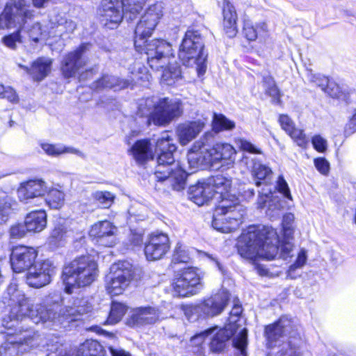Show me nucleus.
I'll list each match as a JSON object with an SVG mask.
<instances>
[{"label": "nucleus", "mask_w": 356, "mask_h": 356, "mask_svg": "<svg viewBox=\"0 0 356 356\" xmlns=\"http://www.w3.org/2000/svg\"><path fill=\"white\" fill-rule=\"evenodd\" d=\"M56 267L50 260L37 262L27 270L26 282L31 287H42L51 282Z\"/></svg>", "instance_id": "obj_15"}, {"label": "nucleus", "mask_w": 356, "mask_h": 356, "mask_svg": "<svg viewBox=\"0 0 356 356\" xmlns=\"http://www.w3.org/2000/svg\"><path fill=\"white\" fill-rule=\"evenodd\" d=\"M204 273L196 267H188L177 272L172 282L175 295L186 297L196 295L204 286Z\"/></svg>", "instance_id": "obj_12"}, {"label": "nucleus", "mask_w": 356, "mask_h": 356, "mask_svg": "<svg viewBox=\"0 0 356 356\" xmlns=\"http://www.w3.org/2000/svg\"><path fill=\"white\" fill-rule=\"evenodd\" d=\"M207 182L213 188V195H222L232 191V180L222 175L211 177Z\"/></svg>", "instance_id": "obj_36"}, {"label": "nucleus", "mask_w": 356, "mask_h": 356, "mask_svg": "<svg viewBox=\"0 0 356 356\" xmlns=\"http://www.w3.org/2000/svg\"><path fill=\"white\" fill-rule=\"evenodd\" d=\"M51 0H32L33 4L37 8H42L44 5Z\"/></svg>", "instance_id": "obj_62"}, {"label": "nucleus", "mask_w": 356, "mask_h": 356, "mask_svg": "<svg viewBox=\"0 0 356 356\" xmlns=\"http://www.w3.org/2000/svg\"><path fill=\"white\" fill-rule=\"evenodd\" d=\"M117 228L108 220L99 221L94 224L90 231V237L96 238L97 242L106 247L115 245Z\"/></svg>", "instance_id": "obj_22"}, {"label": "nucleus", "mask_w": 356, "mask_h": 356, "mask_svg": "<svg viewBox=\"0 0 356 356\" xmlns=\"http://www.w3.org/2000/svg\"><path fill=\"white\" fill-rule=\"evenodd\" d=\"M204 40L198 31L188 30L179 47V58L186 66L196 65L199 76L203 75L207 69V54L204 51Z\"/></svg>", "instance_id": "obj_11"}, {"label": "nucleus", "mask_w": 356, "mask_h": 356, "mask_svg": "<svg viewBox=\"0 0 356 356\" xmlns=\"http://www.w3.org/2000/svg\"><path fill=\"white\" fill-rule=\"evenodd\" d=\"M346 129L348 134H353L356 131V112L350 119L348 123L346 124Z\"/></svg>", "instance_id": "obj_59"}, {"label": "nucleus", "mask_w": 356, "mask_h": 356, "mask_svg": "<svg viewBox=\"0 0 356 356\" xmlns=\"http://www.w3.org/2000/svg\"><path fill=\"white\" fill-rule=\"evenodd\" d=\"M264 336L269 349L267 356H302L300 334L291 318L282 316L266 325Z\"/></svg>", "instance_id": "obj_4"}, {"label": "nucleus", "mask_w": 356, "mask_h": 356, "mask_svg": "<svg viewBox=\"0 0 356 356\" xmlns=\"http://www.w3.org/2000/svg\"><path fill=\"white\" fill-rule=\"evenodd\" d=\"M23 29V26L19 31L3 38V44L8 48L15 49L17 43L22 42L19 31Z\"/></svg>", "instance_id": "obj_51"}, {"label": "nucleus", "mask_w": 356, "mask_h": 356, "mask_svg": "<svg viewBox=\"0 0 356 356\" xmlns=\"http://www.w3.org/2000/svg\"><path fill=\"white\" fill-rule=\"evenodd\" d=\"M300 147H305L308 143V139L302 129L296 127L287 134Z\"/></svg>", "instance_id": "obj_50"}, {"label": "nucleus", "mask_w": 356, "mask_h": 356, "mask_svg": "<svg viewBox=\"0 0 356 356\" xmlns=\"http://www.w3.org/2000/svg\"><path fill=\"white\" fill-rule=\"evenodd\" d=\"M16 205L15 199L0 187V220L6 222Z\"/></svg>", "instance_id": "obj_35"}, {"label": "nucleus", "mask_w": 356, "mask_h": 356, "mask_svg": "<svg viewBox=\"0 0 356 356\" xmlns=\"http://www.w3.org/2000/svg\"><path fill=\"white\" fill-rule=\"evenodd\" d=\"M191 200L201 206L213 197V188L208 184L207 180L199 181L190 188Z\"/></svg>", "instance_id": "obj_29"}, {"label": "nucleus", "mask_w": 356, "mask_h": 356, "mask_svg": "<svg viewBox=\"0 0 356 356\" xmlns=\"http://www.w3.org/2000/svg\"><path fill=\"white\" fill-rule=\"evenodd\" d=\"M147 0H102L98 9L101 24L110 29L117 28L123 17L133 20L143 9Z\"/></svg>", "instance_id": "obj_9"}, {"label": "nucleus", "mask_w": 356, "mask_h": 356, "mask_svg": "<svg viewBox=\"0 0 356 356\" xmlns=\"http://www.w3.org/2000/svg\"><path fill=\"white\" fill-rule=\"evenodd\" d=\"M72 232L69 229L68 223L65 220L60 219L56 222L54 227L51 232L48 238L49 244L52 248L61 246L71 237Z\"/></svg>", "instance_id": "obj_27"}, {"label": "nucleus", "mask_w": 356, "mask_h": 356, "mask_svg": "<svg viewBox=\"0 0 356 356\" xmlns=\"http://www.w3.org/2000/svg\"><path fill=\"white\" fill-rule=\"evenodd\" d=\"M98 265L90 256H81L67 264L63 270L65 291L71 294L76 289L90 286L97 278Z\"/></svg>", "instance_id": "obj_8"}, {"label": "nucleus", "mask_w": 356, "mask_h": 356, "mask_svg": "<svg viewBox=\"0 0 356 356\" xmlns=\"http://www.w3.org/2000/svg\"><path fill=\"white\" fill-rule=\"evenodd\" d=\"M92 197L103 208H109L115 199V195L109 191H97L92 193Z\"/></svg>", "instance_id": "obj_46"}, {"label": "nucleus", "mask_w": 356, "mask_h": 356, "mask_svg": "<svg viewBox=\"0 0 356 356\" xmlns=\"http://www.w3.org/2000/svg\"><path fill=\"white\" fill-rule=\"evenodd\" d=\"M309 79L311 82L315 83L331 97H338L339 90L338 86L334 82L330 81L327 77L311 73L309 75Z\"/></svg>", "instance_id": "obj_34"}, {"label": "nucleus", "mask_w": 356, "mask_h": 356, "mask_svg": "<svg viewBox=\"0 0 356 356\" xmlns=\"http://www.w3.org/2000/svg\"><path fill=\"white\" fill-rule=\"evenodd\" d=\"M183 113L181 100L169 97H152L140 99L138 115L147 118L148 124L165 126Z\"/></svg>", "instance_id": "obj_7"}, {"label": "nucleus", "mask_w": 356, "mask_h": 356, "mask_svg": "<svg viewBox=\"0 0 356 356\" xmlns=\"http://www.w3.org/2000/svg\"><path fill=\"white\" fill-rule=\"evenodd\" d=\"M279 123L282 127V129L288 134L296 126L293 121L291 119V118L285 114H281L279 116L278 119Z\"/></svg>", "instance_id": "obj_53"}, {"label": "nucleus", "mask_w": 356, "mask_h": 356, "mask_svg": "<svg viewBox=\"0 0 356 356\" xmlns=\"http://www.w3.org/2000/svg\"><path fill=\"white\" fill-rule=\"evenodd\" d=\"M51 65L52 59L41 57L33 63L31 68L21 65L19 67L26 70L34 80L41 81L51 72Z\"/></svg>", "instance_id": "obj_28"}, {"label": "nucleus", "mask_w": 356, "mask_h": 356, "mask_svg": "<svg viewBox=\"0 0 356 356\" xmlns=\"http://www.w3.org/2000/svg\"><path fill=\"white\" fill-rule=\"evenodd\" d=\"M312 143L314 148L318 152H324L327 149V140L320 135L313 136Z\"/></svg>", "instance_id": "obj_55"}, {"label": "nucleus", "mask_w": 356, "mask_h": 356, "mask_svg": "<svg viewBox=\"0 0 356 356\" xmlns=\"http://www.w3.org/2000/svg\"><path fill=\"white\" fill-rule=\"evenodd\" d=\"M32 16L25 0H18L14 3H7L0 15V29L19 28L24 26Z\"/></svg>", "instance_id": "obj_13"}, {"label": "nucleus", "mask_w": 356, "mask_h": 356, "mask_svg": "<svg viewBox=\"0 0 356 356\" xmlns=\"http://www.w3.org/2000/svg\"><path fill=\"white\" fill-rule=\"evenodd\" d=\"M236 335V330H233V325H225L223 329L218 331L210 343L212 352L219 353L224 350L226 342L233 336Z\"/></svg>", "instance_id": "obj_33"}, {"label": "nucleus", "mask_w": 356, "mask_h": 356, "mask_svg": "<svg viewBox=\"0 0 356 356\" xmlns=\"http://www.w3.org/2000/svg\"><path fill=\"white\" fill-rule=\"evenodd\" d=\"M76 29V24L72 19H61L55 28H52L53 36L62 37L70 34Z\"/></svg>", "instance_id": "obj_41"}, {"label": "nucleus", "mask_w": 356, "mask_h": 356, "mask_svg": "<svg viewBox=\"0 0 356 356\" xmlns=\"http://www.w3.org/2000/svg\"><path fill=\"white\" fill-rule=\"evenodd\" d=\"M29 38L35 42L40 40H46L49 37H53L52 29L47 32L42 29V26L39 23L34 24L31 29L28 31Z\"/></svg>", "instance_id": "obj_44"}, {"label": "nucleus", "mask_w": 356, "mask_h": 356, "mask_svg": "<svg viewBox=\"0 0 356 356\" xmlns=\"http://www.w3.org/2000/svg\"><path fill=\"white\" fill-rule=\"evenodd\" d=\"M213 130L216 132L230 131L235 128V122L222 114L213 113L212 120Z\"/></svg>", "instance_id": "obj_40"}, {"label": "nucleus", "mask_w": 356, "mask_h": 356, "mask_svg": "<svg viewBox=\"0 0 356 356\" xmlns=\"http://www.w3.org/2000/svg\"><path fill=\"white\" fill-rule=\"evenodd\" d=\"M111 273L106 277V289L111 296H118L129 286L131 277V266L128 262H120L113 264Z\"/></svg>", "instance_id": "obj_14"}, {"label": "nucleus", "mask_w": 356, "mask_h": 356, "mask_svg": "<svg viewBox=\"0 0 356 356\" xmlns=\"http://www.w3.org/2000/svg\"><path fill=\"white\" fill-rule=\"evenodd\" d=\"M242 313V307L238 304H235L230 312V316L229 318V323L227 325H233V330H236V336L233 339L234 346L240 350L243 356H246V346L248 344V330L246 328L239 329L235 323L237 322V318Z\"/></svg>", "instance_id": "obj_24"}, {"label": "nucleus", "mask_w": 356, "mask_h": 356, "mask_svg": "<svg viewBox=\"0 0 356 356\" xmlns=\"http://www.w3.org/2000/svg\"><path fill=\"white\" fill-rule=\"evenodd\" d=\"M7 86L0 84V98L3 95L4 91H6Z\"/></svg>", "instance_id": "obj_64"}, {"label": "nucleus", "mask_w": 356, "mask_h": 356, "mask_svg": "<svg viewBox=\"0 0 356 356\" xmlns=\"http://www.w3.org/2000/svg\"><path fill=\"white\" fill-rule=\"evenodd\" d=\"M2 99H6L12 103H17L19 101L18 95L15 90L10 86H7L6 91H4Z\"/></svg>", "instance_id": "obj_58"}, {"label": "nucleus", "mask_w": 356, "mask_h": 356, "mask_svg": "<svg viewBox=\"0 0 356 356\" xmlns=\"http://www.w3.org/2000/svg\"><path fill=\"white\" fill-rule=\"evenodd\" d=\"M161 313L155 307H140L133 309L127 320L131 327H140L152 325L157 322Z\"/></svg>", "instance_id": "obj_21"}, {"label": "nucleus", "mask_w": 356, "mask_h": 356, "mask_svg": "<svg viewBox=\"0 0 356 356\" xmlns=\"http://www.w3.org/2000/svg\"><path fill=\"white\" fill-rule=\"evenodd\" d=\"M263 87L265 89V92L270 97H271L277 102H280V92L278 89L274 79L267 75L264 76L263 79Z\"/></svg>", "instance_id": "obj_42"}, {"label": "nucleus", "mask_w": 356, "mask_h": 356, "mask_svg": "<svg viewBox=\"0 0 356 356\" xmlns=\"http://www.w3.org/2000/svg\"><path fill=\"white\" fill-rule=\"evenodd\" d=\"M130 152L134 159L138 163H143L152 159L154 157L150 143L147 140L136 141L131 147Z\"/></svg>", "instance_id": "obj_32"}, {"label": "nucleus", "mask_w": 356, "mask_h": 356, "mask_svg": "<svg viewBox=\"0 0 356 356\" xmlns=\"http://www.w3.org/2000/svg\"><path fill=\"white\" fill-rule=\"evenodd\" d=\"M176 149L177 146L169 133H163L156 145L158 156L154 175L157 181H168L174 190L181 191L185 187L188 173L179 162H175L173 154Z\"/></svg>", "instance_id": "obj_5"}, {"label": "nucleus", "mask_w": 356, "mask_h": 356, "mask_svg": "<svg viewBox=\"0 0 356 356\" xmlns=\"http://www.w3.org/2000/svg\"><path fill=\"white\" fill-rule=\"evenodd\" d=\"M91 47L90 43H83L77 49L65 56L62 61L61 71L65 78L74 76L79 70L86 64L85 57Z\"/></svg>", "instance_id": "obj_16"}, {"label": "nucleus", "mask_w": 356, "mask_h": 356, "mask_svg": "<svg viewBox=\"0 0 356 356\" xmlns=\"http://www.w3.org/2000/svg\"><path fill=\"white\" fill-rule=\"evenodd\" d=\"M276 188L278 192L282 193L285 197L289 200H292L288 184L284 179V177L282 175L279 176L277 180Z\"/></svg>", "instance_id": "obj_52"}, {"label": "nucleus", "mask_w": 356, "mask_h": 356, "mask_svg": "<svg viewBox=\"0 0 356 356\" xmlns=\"http://www.w3.org/2000/svg\"><path fill=\"white\" fill-rule=\"evenodd\" d=\"M170 248V239L167 234L152 233L145 242L144 252L147 260L155 261L162 259Z\"/></svg>", "instance_id": "obj_18"}, {"label": "nucleus", "mask_w": 356, "mask_h": 356, "mask_svg": "<svg viewBox=\"0 0 356 356\" xmlns=\"http://www.w3.org/2000/svg\"><path fill=\"white\" fill-rule=\"evenodd\" d=\"M47 196L45 199L47 204L54 209H60L65 203V194L64 193L57 188H48Z\"/></svg>", "instance_id": "obj_39"}, {"label": "nucleus", "mask_w": 356, "mask_h": 356, "mask_svg": "<svg viewBox=\"0 0 356 356\" xmlns=\"http://www.w3.org/2000/svg\"><path fill=\"white\" fill-rule=\"evenodd\" d=\"M27 232L24 224H15L10 227V236L15 238H20L25 236Z\"/></svg>", "instance_id": "obj_56"}, {"label": "nucleus", "mask_w": 356, "mask_h": 356, "mask_svg": "<svg viewBox=\"0 0 356 356\" xmlns=\"http://www.w3.org/2000/svg\"><path fill=\"white\" fill-rule=\"evenodd\" d=\"M24 220L27 232H40L47 226V213L43 210L33 211L26 216Z\"/></svg>", "instance_id": "obj_31"}, {"label": "nucleus", "mask_w": 356, "mask_h": 356, "mask_svg": "<svg viewBox=\"0 0 356 356\" xmlns=\"http://www.w3.org/2000/svg\"><path fill=\"white\" fill-rule=\"evenodd\" d=\"M110 351L112 356H131L129 353H127L122 349H115L111 347Z\"/></svg>", "instance_id": "obj_61"}, {"label": "nucleus", "mask_w": 356, "mask_h": 356, "mask_svg": "<svg viewBox=\"0 0 356 356\" xmlns=\"http://www.w3.org/2000/svg\"><path fill=\"white\" fill-rule=\"evenodd\" d=\"M229 300V293L225 289H221L217 293L205 299L199 305L200 311L208 316L220 314L226 307Z\"/></svg>", "instance_id": "obj_23"}, {"label": "nucleus", "mask_w": 356, "mask_h": 356, "mask_svg": "<svg viewBox=\"0 0 356 356\" xmlns=\"http://www.w3.org/2000/svg\"><path fill=\"white\" fill-rule=\"evenodd\" d=\"M47 191L48 186L43 179H34L20 183L17 195L21 202L29 204L35 198L44 196Z\"/></svg>", "instance_id": "obj_20"}, {"label": "nucleus", "mask_w": 356, "mask_h": 356, "mask_svg": "<svg viewBox=\"0 0 356 356\" xmlns=\"http://www.w3.org/2000/svg\"><path fill=\"white\" fill-rule=\"evenodd\" d=\"M38 252L31 247L19 245L15 247L10 255L11 266L15 273H22L30 268L35 263Z\"/></svg>", "instance_id": "obj_19"}, {"label": "nucleus", "mask_w": 356, "mask_h": 356, "mask_svg": "<svg viewBox=\"0 0 356 356\" xmlns=\"http://www.w3.org/2000/svg\"><path fill=\"white\" fill-rule=\"evenodd\" d=\"M127 311V307L120 302H113L111 312L107 320L108 324H115L119 322Z\"/></svg>", "instance_id": "obj_43"}, {"label": "nucleus", "mask_w": 356, "mask_h": 356, "mask_svg": "<svg viewBox=\"0 0 356 356\" xmlns=\"http://www.w3.org/2000/svg\"><path fill=\"white\" fill-rule=\"evenodd\" d=\"M137 69V73L131 72L134 76L131 80L120 79L111 75H104L95 83L94 87L96 89L112 88L114 90H120L129 87L132 82L149 81L150 75L146 72V69L142 68L140 66H138Z\"/></svg>", "instance_id": "obj_17"}, {"label": "nucleus", "mask_w": 356, "mask_h": 356, "mask_svg": "<svg viewBox=\"0 0 356 356\" xmlns=\"http://www.w3.org/2000/svg\"><path fill=\"white\" fill-rule=\"evenodd\" d=\"M211 136L206 134L197 140L188 152L189 166L197 168L204 166L230 168L235 162L236 151L229 143H217L212 147L207 143V138Z\"/></svg>", "instance_id": "obj_6"}, {"label": "nucleus", "mask_w": 356, "mask_h": 356, "mask_svg": "<svg viewBox=\"0 0 356 356\" xmlns=\"http://www.w3.org/2000/svg\"><path fill=\"white\" fill-rule=\"evenodd\" d=\"M316 170L322 175H327L330 171V163L323 157L315 159L314 161Z\"/></svg>", "instance_id": "obj_54"}, {"label": "nucleus", "mask_w": 356, "mask_h": 356, "mask_svg": "<svg viewBox=\"0 0 356 356\" xmlns=\"http://www.w3.org/2000/svg\"><path fill=\"white\" fill-rule=\"evenodd\" d=\"M221 200L213 216V227L222 233L237 229L243 222L245 211L235 194L230 193L220 195Z\"/></svg>", "instance_id": "obj_10"}, {"label": "nucleus", "mask_w": 356, "mask_h": 356, "mask_svg": "<svg viewBox=\"0 0 356 356\" xmlns=\"http://www.w3.org/2000/svg\"><path fill=\"white\" fill-rule=\"evenodd\" d=\"M258 207L263 209L268 207L266 213L270 218H275L280 215V211L284 209L285 202L281 200L278 197L273 195L270 191H265L262 188L261 191L259 192V197L257 200Z\"/></svg>", "instance_id": "obj_26"}, {"label": "nucleus", "mask_w": 356, "mask_h": 356, "mask_svg": "<svg viewBox=\"0 0 356 356\" xmlns=\"http://www.w3.org/2000/svg\"><path fill=\"white\" fill-rule=\"evenodd\" d=\"M75 356H104V353L98 341L86 340L80 345Z\"/></svg>", "instance_id": "obj_37"}, {"label": "nucleus", "mask_w": 356, "mask_h": 356, "mask_svg": "<svg viewBox=\"0 0 356 356\" xmlns=\"http://www.w3.org/2000/svg\"><path fill=\"white\" fill-rule=\"evenodd\" d=\"M163 9L162 2L153 3L146 9L135 29L134 46L137 51L146 54L147 63L153 70L163 71V81L171 85L181 77L172 45L163 40H148L163 16Z\"/></svg>", "instance_id": "obj_2"}, {"label": "nucleus", "mask_w": 356, "mask_h": 356, "mask_svg": "<svg viewBox=\"0 0 356 356\" xmlns=\"http://www.w3.org/2000/svg\"><path fill=\"white\" fill-rule=\"evenodd\" d=\"M258 29L263 31H266V24L265 23H261L255 27L251 21L245 20L243 25V33L248 40L254 41L257 39L259 33Z\"/></svg>", "instance_id": "obj_45"}, {"label": "nucleus", "mask_w": 356, "mask_h": 356, "mask_svg": "<svg viewBox=\"0 0 356 356\" xmlns=\"http://www.w3.org/2000/svg\"><path fill=\"white\" fill-rule=\"evenodd\" d=\"M3 302L9 307V313L2 319V325L15 332H8L9 336L0 348L1 356H14L18 353L28 351L38 346L40 336L31 330H22L18 327L23 320L29 318L34 323L51 322L64 324L77 319V316L86 314L92 309L91 305L85 298H76L72 305L61 307L58 303L54 305L30 303L29 298L15 285L8 287Z\"/></svg>", "instance_id": "obj_1"}, {"label": "nucleus", "mask_w": 356, "mask_h": 356, "mask_svg": "<svg viewBox=\"0 0 356 356\" xmlns=\"http://www.w3.org/2000/svg\"><path fill=\"white\" fill-rule=\"evenodd\" d=\"M41 147L47 154L51 156H57L63 154H73L81 157L83 156V154L79 150L72 147H65L60 144L42 143Z\"/></svg>", "instance_id": "obj_38"}, {"label": "nucleus", "mask_w": 356, "mask_h": 356, "mask_svg": "<svg viewBox=\"0 0 356 356\" xmlns=\"http://www.w3.org/2000/svg\"><path fill=\"white\" fill-rule=\"evenodd\" d=\"M223 26L229 37H234L237 33V15L234 6L228 1L222 3Z\"/></svg>", "instance_id": "obj_30"}, {"label": "nucleus", "mask_w": 356, "mask_h": 356, "mask_svg": "<svg viewBox=\"0 0 356 356\" xmlns=\"http://www.w3.org/2000/svg\"><path fill=\"white\" fill-rule=\"evenodd\" d=\"M307 260V252L305 249H301L297 255L295 262L289 266L288 276L291 278H294L295 277L293 276V273L297 268H302L305 265Z\"/></svg>", "instance_id": "obj_48"}, {"label": "nucleus", "mask_w": 356, "mask_h": 356, "mask_svg": "<svg viewBox=\"0 0 356 356\" xmlns=\"http://www.w3.org/2000/svg\"><path fill=\"white\" fill-rule=\"evenodd\" d=\"M294 216L291 213L283 216L284 240L280 241L276 231L270 227L250 226L244 230L237 242L238 252L241 257L255 261L257 259H274L277 255L286 259L290 256L293 244L290 241L293 234Z\"/></svg>", "instance_id": "obj_3"}, {"label": "nucleus", "mask_w": 356, "mask_h": 356, "mask_svg": "<svg viewBox=\"0 0 356 356\" xmlns=\"http://www.w3.org/2000/svg\"><path fill=\"white\" fill-rule=\"evenodd\" d=\"M238 145L239 147L243 150L252 154H261V152L256 146L252 144L250 142L240 139L238 140Z\"/></svg>", "instance_id": "obj_57"}, {"label": "nucleus", "mask_w": 356, "mask_h": 356, "mask_svg": "<svg viewBox=\"0 0 356 356\" xmlns=\"http://www.w3.org/2000/svg\"><path fill=\"white\" fill-rule=\"evenodd\" d=\"M252 172L254 177L259 180L268 179L272 175L271 169L259 161H254Z\"/></svg>", "instance_id": "obj_47"}, {"label": "nucleus", "mask_w": 356, "mask_h": 356, "mask_svg": "<svg viewBox=\"0 0 356 356\" xmlns=\"http://www.w3.org/2000/svg\"><path fill=\"white\" fill-rule=\"evenodd\" d=\"M130 240L134 245H140L143 240V234L140 233H132Z\"/></svg>", "instance_id": "obj_60"}, {"label": "nucleus", "mask_w": 356, "mask_h": 356, "mask_svg": "<svg viewBox=\"0 0 356 356\" xmlns=\"http://www.w3.org/2000/svg\"><path fill=\"white\" fill-rule=\"evenodd\" d=\"M189 259V254L186 247L178 243L172 255V261L174 263H186Z\"/></svg>", "instance_id": "obj_49"}, {"label": "nucleus", "mask_w": 356, "mask_h": 356, "mask_svg": "<svg viewBox=\"0 0 356 356\" xmlns=\"http://www.w3.org/2000/svg\"><path fill=\"white\" fill-rule=\"evenodd\" d=\"M216 330V328H212V329H209V330H205L204 332H202L200 335V336H204V335H207L208 336L209 334H211L212 332H213L214 331Z\"/></svg>", "instance_id": "obj_63"}, {"label": "nucleus", "mask_w": 356, "mask_h": 356, "mask_svg": "<svg viewBox=\"0 0 356 356\" xmlns=\"http://www.w3.org/2000/svg\"><path fill=\"white\" fill-rule=\"evenodd\" d=\"M206 122L197 120L179 124L177 128V135L181 145H186L195 139L203 130Z\"/></svg>", "instance_id": "obj_25"}]
</instances>
